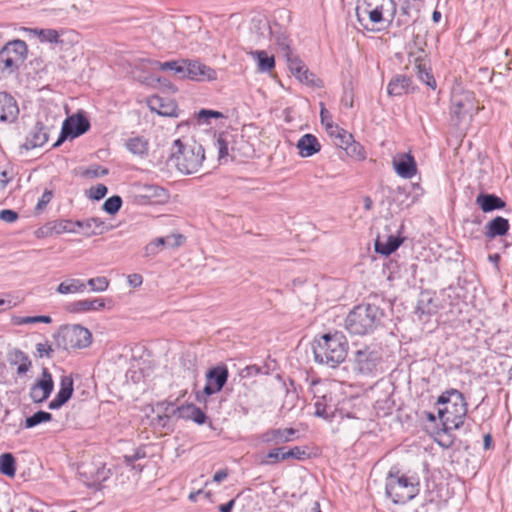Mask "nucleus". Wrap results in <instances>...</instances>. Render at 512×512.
<instances>
[{
  "label": "nucleus",
  "instance_id": "obj_1",
  "mask_svg": "<svg viewBox=\"0 0 512 512\" xmlns=\"http://www.w3.org/2000/svg\"><path fill=\"white\" fill-rule=\"evenodd\" d=\"M436 404L443 406L438 409L441 427H435L432 436L439 446L447 449L452 447L455 442L452 431L459 429L464 424L467 416V402L462 392L450 389L438 397Z\"/></svg>",
  "mask_w": 512,
  "mask_h": 512
},
{
  "label": "nucleus",
  "instance_id": "obj_2",
  "mask_svg": "<svg viewBox=\"0 0 512 512\" xmlns=\"http://www.w3.org/2000/svg\"><path fill=\"white\" fill-rule=\"evenodd\" d=\"M348 349V340L340 331L323 334L315 338L313 343L315 361L331 368H336L345 361Z\"/></svg>",
  "mask_w": 512,
  "mask_h": 512
},
{
  "label": "nucleus",
  "instance_id": "obj_3",
  "mask_svg": "<svg viewBox=\"0 0 512 512\" xmlns=\"http://www.w3.org/2000/svg\"><path fill=\"white\" fill-rule=\"evenodd\" d=\"M395 14L394 0H362L357 7V20L368 31H381L389 28Z\"/></svg>",
  "mask_w": 512,
  "mask_h": 512
},
{
  "label": "nucleus",
  "instance_id": "obj_4",
  "mask_svg": "<svg viewBox=\"0 0 512 512\" xmlns=\"http://www.w3.org/2000/svg\"><path fill=\"white\" fill-rule=\"evenodd\" d=\"M179 172L185 175L199 171L205 160L203 146L192 139L174 140L168 159Z\"/></svg>",
  "mask_w": 512,
  "mask_h": 512
},
{
  "label": "nucleus",
  "instance_id": "obj_5",
  "mask_svg": "<svg viewBox=\"0 0 512 512\" xmlns=\"http://www.w3.org/2000/svg\"><path fill=\"white\" fill-rule=\"evenodd\" d=\"M385 311L373 303L356 305L346 316L345 329L352 335H368L382 325Z\"/></svg>",
  "mask_w": 512,
  "mask_h": 512
},
{
  "label": "nucleus",
  "instance_id": "obj_6",
  "mask_svg": "<svg viewBox=\"0 0 512 512\" xmlns=\"http://www.w3.org/2000/svg\"><path fill=\"white\" fill-rule=\"evenodd\" d=\"M420 491L419 479L391 469L385 479V493L394 504H406Z\"/></svg>",
  "mask_w": 512,
  "mask_h": 512
},
{
  "label": "nucleus",
  "instance_id": "obj_7",
  "mask_svg": "<svg viewBox=\"0 0 512 512\" xmlns=\"http://www.w3.org/2000/svg\"><path fill=\"white\" fill-rule=\"evenodd\" d=\"M53 338L56 347L66 351L84 349L92 343L91 332L81 325L61 326Z\"/></svg>",
  "mask_w": 512,
  "mask_h": 512
},
{
  "label": "nucleus",
  "instance_id": "obj_8",
  "mask_svg": "<svg viewBox=\"0 0 512 512\" xmlns=\"http://www.w3.org/2000/svg\"><path fill=\"white\" fill-rule=\"evenodd\" d=\"M28 47L24 40L15 39L7 42L0 50V70L9 74L17 72L25 63Z\"/></svg>",
  "mask_w": 512,
  "mask_h": 512
},
{
  "label": "nucleus",
  "instance_id": "obj_9",
  "mask_svg": "<svg viewBox=\"0 0 512 512\" xmlns=\"http://www.w3.org/2000/svg\"><path fill=\"white\" fill-rule=\"evenodd\" d=\"M206 383L201 392H197L196 399L206 402V398L220 392L226 385L229 377L228 367L225 364L216 365L206 372Z\"/></svg>",
  "mask_w": 512,
  "mask_h": 512
},
{
  "label": "nucleus",
  "instance_id": "obj_10",
  "mask_svg": "<svg viewBox=\"0 0 512 512\" xmlns=\"http://www.w3.org/2000/svg\"><path fill=\"white\" fill-rule=\"evenodd\" d=\"M78 475L87 487L98 488L110 476V470L101 462H82L78 466Z\"/></svg>",
  "mask_w": 512,
  "mask_h": 512
},
{
  "label": "nucleus",
  "instance_id": "obj_11",
  "mask_svg": "<svg viewBox=\"0 0 512 512\" xmlns=\"http://www.w3.org/2000/svg\"><path fill=\"white\" fill-rule=\"evenodd\" d=\"M169 414L180 419L193 420L199 425L204 424L207 419L204 411L192 403L177 407L172 403H168L165 407V414L163 416H158L159 421L162 422L163 426H165L166 422L169 421Z\"/></svg>",
  "mask_w": 512,
  "mask_h": 512
},
{
  "label": "nucleus",
  "instance_id": "obj_12",
  "mask_svg": "<svg viewBox=\"0 0 512 512\" xmlns=\"http://www.w3.org/2000/svg\"><path fill=\"white\" fill-rule=\"evenodd\" d=\"M476 110L477 107L475 106L474 96L471 92L464 91L452 94L450 113L456 125H459Z\"/></svg>",
  "mask_w": 512,
  "mask_h": 512
},
{
  "label": "nucleus",
  "instance_id": "obj_13",
  "mask_svg": "<svg viewBox=\"0 0 512 512\" xmlns=\"http://www.w3.org/2000/svg\"><path fill=\"white\" fill-rule=\"evenodd\" d=\"M382 359L378 349L365 346L354 353V370L362 375H371L377 370Z\"/></svg>",
  "mask_w": 512,
  "mask_h": 512
},
{
  "label": "nucleus",
  "instance_id": "obj_14",
  "mask_svg": "<svg viewBox=\"0 0 512 512\" xmlns=\"http://www.w3.org/2000/svg\"><path fill=\"white\" fill-rule=\"evenodd\" d=\"M54 388L52 375L48 368L42 369L41 378L34 383L29 392V396L34 403H42L47 400Z\"/></svg>",
  "mask_w": 512,
  "mask_h": 512
},
{
  "label": "nucleus",
  "instance_id": "obj_15",
  "mask_svg": "<svg viewBox=\"0 0 512 512\" xmlns=\"http://www.w3.org/2000/svg\"><path fill=\"white\" fill-rule=\"evenodd\" d=\"M290 458L302 461L309 458V453L305 447L294 446L288 450L285 447H279L269 451L263 463L271 465Z\"/></svg>",
  "mask_w": 512,
  "mask_h": 512
},
{
  "label": "nucleus",
  "instance_id": "obj_16",
  "mask_svg": "<svg viewBox=\"0 0 512 512\" xmlns=\"http://www.w3.org/2000/svg\"><path fill=\"white\" fill-rule=\"evenodd\" d=\"M288 67L301 83L312 87L321 86L322 81L298 57L288 56Z\"/></svg>",
  "mask_w": 512,
  "mask_h": 512
},
{
  "label": "nucleus",
  "instance_id": "obj_17",
  "mask_svg": "<svg viewBox=\"0 0 512 512\" xmlns=\"http://www.w3.org/2000/svg\"><path fill=\"white\" fill-rule=\"evenodd\" d=\"M50 128V126L43 122L37 121L26 136V140L21 145V148L29 151L37 147H42L49 139Z\"/></svg>",
  "mask_w": 512,
  "mask_h": 512
},
{
  "label": "nucleus",
  "instance_id": "obj_18",
  "mask_svg": "<svg viewBox=\"0 0 512 512\" xmlns=\"http://www.w3.org/2000/svg\"><path fill=\"white\" fill-rule=\"evenodd\" d=\"M167 198V190L154 184L144 185L141 188V193L136 195V201L140 205L163 203Z\"/></svg>",
  "mask_w": 512,
  "mask_h": 512
},
{
  "label": "nucleus",
  "instance_id": "obj_19",
  "mask_svg": "<svg viewBox=\"0 0 512 512\" xmlns=\"http://www.w3.org/2000/svg\"><path fill=\"white\" fill-rule=\"evenodd\" d=\"M391 17H393V21L390 27L395 26L405 29L417 21L419 10L410 3H405L400 7L399 11L395 8V14L391 15Z\"/></svg>",
  "mask_w": 512,
  "mask_h": 512
},
{
  "label": "nucleus",
  "instance_id": "obj_20",
  "mask_svg": "<svg viewBox=\"0 0 512 512\" xmlns=\"http://www.w3.org/2000/svg\"><path fill=\"white\" fill-rule=\"evenodd\" d=\"M78 233H81L85 237H92L102 235L108 231L111 227L98 217H91L83 220H76Z\"/></svg>",
  "mask_w": 512,
  "mask_h": 512
},
{
  "label": "nucleus",
  "instance_id": "obj_21",
  "mask_svg": "<svg viewBox=\"0 0 512 512\" xmlns=\"http://www.w3.org/2000/svg\"><path fill=\"white\" fill-rule=\"evenodd\" d=\"M74 381L72 376L64 375L60 378V389L57 392L53 400L48 404V408L51 410H57L67 403L74 391Z\"/></svg>",
  "mask_w": 512,
  "mask_h": 512
},
{
  "label": "nucleus",
  "instance_id": "obj_22",
  "mask_svg": "<svg viewBox=\"0 0 512 512\" xmlns=\"http://www.w3.org/2000/svg\"><path fill=\"white\" fill-rule=\"evenodd\" d=\"M395 172L404 179H411L417 173V163L410 153H402L393 159Z\"/></svg>",
  "mask_w": 512,
  "mask_h": 512
},
{
  "label": "nucleus",
  "instance_id": "obj_23",
  "mask_svg": "<svg viewBox=\"0 0 512 512\" xmlns=\"http://www.w3.org/2000/svg\"><path fill=\"white\" fill-rule=\"evenodd\" d=\"M19 115V107L15 98L8 92H0V121L13 123Z\"/></svg>",
  "mask_w": 512,
  "mask_h": 512
},
{
  "label": "nucleus",
  "instance_id": "obj_24",
  "mask_svg": "<svg viewBox=\"0 0 512 512\" xmlns=\"http://www.w3.org/2000/svg\"><path fill=\"white\" fill-rule=\"evenodd\" d=\"M64 130L70 134V138H77L90 129L89 119L83 113H77L68 117L63 123Z\"/></svg>",
  "mask_w": 512,
  "mask_h": 512
},
{
  "label": "nucleus",
  "instance_id": "obj_25",
  "mask_svg": "<svg viewBox=\"0 0 512 512\" xmlns=\"http://www.w3.org/2000/svg\"><path fill=\"white\" fill-rule=\"evenodd\" d=\"M414 90L412 79L407 75L398 74L391 78L387 85V93L391 97H401Z\"/></svg>",
  "mask_w": 512,
  "mask_h": 512
},
{
  "label": "nucleus",
  "instance_id": "obj_26",
  "mask_svg": "<svg viewBox=\"0 0 512 512\" xmlns=\"http://www.w3.org/2000/svg\"><path fill=\"white\" fill-rule=\"evenodd\" d=\"M106 307L104 298L81 299L68 305V311L71 313H87L92 311H101Z\"/></svg>",
  "mask_w": 512,
  "mask_h": 512
},
{
  "label": "nucleus",
  "instance_id": "obj_27",
  "mask_svg": "<svg viewBox=\"0 0 512 512\" xmlns=\"http://www.w3.org/2000/svg\"><path fill=\"white\" fill-rule=\"evenodd\" d=\"M475 203L484 213L502 210L506 207V202L502 198L496 194L486 192H481L476 197Z\"/></svg>",
  "mask_w": 512,
  "mask_h": 512
},
{
  "label": "nucleus",
  "instance_id": "obj_28",
  "mask_svg": "<svg viewBox=\"0 0 512 512\" xmlns=\"http://www.w3.org/2000/svg\"><path fill=\"white\" fill-rule=\"evenodd\" d=\"M216 77V71L211 67L199 61H189L188 79L194 81H211L215 80Z\"/></svg>",
  "mask_w": 512,
  "mask_h": 512
},
{
  "label": "nucleus",
  "instance_id": "obj_29",
  "mask_svg": "<svg viewBox=\"0 0 512 512\" xmlns=\"http://www.w3.org/2000/svg\"><path fill=\"white\" fill-rule=\"evenodd\" d=\"M149 107L161 116H178V106L170 99L165 100L162 97L154 96L149 100Z\"/></svg>",
  "mask_w": 512,
  "mask_h": 512
},
{
  "label": "nucleus",
  "instance_id": "obj_30",
  "mask_svg": "<svg viewBox=\"0 0 512 512\" xmlns=\"http://www.w3.org/2000/svg\"><path fill=\"white\" fill-rule=\"evenodd\" d=\"M296 433L297 430L294 428L269 429L262 434L261 439L265 443H286L292 441Z\"/></svg>",
  "mask_w": 512,
  "mask_h": 512
},
{
  "label": "nucleus",
  "instance_id": "obj_31",
  "mask_svg": "<svg viewBox=\"0 0 512 512\" xmlns=\"http://www.w3.org/2000/svg\"><path fill=\"white\" fill-rule=\"evenodd\" d=\"M296 147L299 150V155L303 158L311 157L321 149V145L317 137L310 133L304 134L298 140Z\"/></svg>",
  "mask_w": 512,
  "mask_h": 512
},
{
  "label": "nucleus",
  "instance_id": "obj_32",
  "mask_svg": "<svg viewBox=\"0 0 512 512\" xmlns=\"http://www.w3.org/2000/svg\"><path fill=\"white\" fill-rule=\"evenodd\" d=\"M314 406L315 416L332 421L335 416L336 407L333 404L331 395L325 394L323 396L316 397Z\"/></svg>",
  "mask_w": 512,
  "mask_h": 512
},
{
  "label": "nucleus",
  "instance_id": "obj_33",
  "mask_svg": "<svg viewBox=\"0 0 512 512\" xmlns=\"http://www.w3.org/2000/svg\"><path fill=\"white\" fill-rule=\"evenodd\" d=\"M510 228L508 219L502 216H496L490 220L485 226V236L488 239L505 236Z\"/></svg>",
  "mask_w": 512,
  "mask_h": 512
},
{
  "label": "nucleus",
  "instance_id": "obj_34",
  "mask_svg": "<svg viewBox=\"0 0 512 512\" xmlns=\"http://www.w3.org/2000/svg\"><path fill=\"white\" fill-rule=\"evenodd\" d=\"M7 360L11 365H18V375L26 374L32 366L28 355L19 348H10L7 352Z\"/></svg>",
  "mask_w": 512,
  "mask_h": 512
},
{
  "label": "nucleus",
  "instance_id": "obj_35",
  "mask_svg": "<svg viewBox=\"0 0 512 512\" xmlns=\"http://www.w3.org/2000/svg\"><path fill=\"white\" fill-rule=\"evenodd\" d=\"M403 240V238L396 235H389L385 241L377 237L375 241V251L378 254L389 256L399 248Z\"/></svg>",
  "mask_w": 512,
  "mask_h": 512
},
{
  "label": "nucleus",
  "instance_id": "obj_36",
  "mask_svg": "<svg viewBox=\"0 0 512 512\" xmlns=\"http://www.w3.org/2000/svg\"><path fill=\"white\" fill-rule=\"evenodd\" d=\"M425 41L417 35L414 39V49L409 52V63L417 67L419 64H428V55L424 49Z\"/></svg>",
  "mask_w": 512,
  "mask_h": 512
},
{
  "label": "nucleus",
  "instance_id": "obj_37",
  "mask_svg": "<svg viewBox=\"0 0 512 512\" xmlns=\"http://www.w3.org/2000/svg\"><path fill=\"white\" fill-rule=\"evenodd\" d=\"M86 289V284L81 280L77 278H70L63 282H61L57 288L56 291L59 294H70V293H81L84 292Z\"/></svg>",
  "mask_w": 512,
  "mask_h": 512
},
{
  "label": "nucleus",
  "instance_id": "obj_38",
  "mask_svg": "<svg viewBox=\"0 0 512 512\" xmlns=\"http://www.w3.org/2000/svg\"><path fill=\"white\" fill-rule=\"evenodd\" d=\"M125 146L135 155L144 156L148 153V141L142 136H136L128 139Z\"/></svg>",
  "mask_w": 512,
  "mask_h": 512
},
{
  "label": "nucleus",
  "instance_id": "obj_39",
  "mask_svg": "<svg viewBox=\"0 0 512 512\" xmlns=\"http://www.w3.org/2000/svg\"><path fill=\"white\" fill-rule=\"evenodd\" d=\"M251 55L257 60L261 72H269L275 67L274 56H269L264 50H256Z\"/></svg>",
  "mask_w": 512,
  "mask_h": 512
},
{
  "label": "nucleus",
  "instance_id": "obj_40",
  "mask_svg": "<svg viewBox=\"0 0 512 512\" xmlns=\"http://www.w3.org/2000/svg\"><path fill=\"white\" fill-rule=\"evenodd\" d=\"M0 473L13 477L16 473V461L12 453H4L0 456Z\"/></svg>",
  "mask_w": 512,
  "mask_h": 512
},
{
  "label": "nucleus",
  "instance_id": "obj_41",
  "mask_svg": "<svg viewBox=\"0 0 512 512\" xmlns=\"http://www.w3.org/2000/svg\"><path fill=\"white\" fill-rule=\"evenodd\" d=\"M12 322L15 325H26V324H36V323L49 324L52 322V318L48 315L15 316L12 318Z\"/></svg>",
  "mask_w": 512,
  "mask_h": 512
},
{
  "label": "nucleus",
  "instance_id": "obj_42",
  "mask_svg": "<svg viewBox=\"0 0 512 512\" xmlns=\"http://www.w3.org/2000/svg\"><path fill=\"white\" fill-rule=\"evenodd\" d=\"M52 420V414L46 411H37L33 415L25 419V428H33L41 423L49 422Z\"/></svg>",
  "mask_w": 512,
  "mask_h": 512
},
{
  "label": "nucleus",
  "instance_id": "obj_43",
  "mask_svg": "<svg viewBox=\"0 0 512 512\" xmlns=\"http://www.w3.org/2000/svg\"><path fill=\"white\" fill-rule=\"evenodd\" d=\"M146 456V453L143 449L138 448L135 450V452L131 455H124V463L131 467L133 470H137L138 472H141L143 470V466L140 464H136L135 462L139 459H142Z\"/></svg>",
  "mask_w": 512,
  "mask_h": 512
},
{
  "label": "nucleus",
  "instance_id": "obj_44",
  "mask_svg": "<svg viewBox=\"0 0 512 512\" xmlns=\"http://www.w3.org/2000/svg\"><path fill=\"white\" fill-rule=\"evenodd\" d=\"M122 204V198L119 195H113L105 200L103 203V210L110 215H114L119 212Z\"/></svg>",
  "mask_w": 512,
  "mask_h": 512
},
{
  "label": "nucleus",
  "instance_id": "obj_45",
  "mask_svg": "<svg viewBox=\"0 0 512 512\" xmlns=\"http://www.w3.org/2000/svg\"><path fill=\"white\" fill-rule=\"evenodd\" d=\"M417 310L421 314L431 315L437 312V305L435 304V301L431 297L425 299V294H422L421 299L418 301L417 304Z\"/></svg>",
  "mask_w": 512,
  "mask_h": 512
},
{
  "label": "nucleus",
  "instance_id": "obj_46",
  "mask_svg": "<svg viewBox=\"0 0 512 512\" xmlns=\"http://www.w3.org/2000/svg\"><path fill=\"white\" fill-rule=\"evenodd\" d=\"M344 150L349 156L354 157L358 160H364L366 157V153L363 146L360 143L356 142L354 139H352V141L349 142L348 145H346Z\"/></svg>",
  "mask_w": 512,
  "mask_h": 512
},
{
  "label": "nucleus",
  "instance_id": "obj_47",
  "mask_svg": "<svg viewBox=\"0 0 512 512\" xmlns=\"http://www.w3.org/2000/svg\"><path fill=\"white\" fill-rule=\"evenodd\" d=\"M109 283V279L105 276H98L87 281V285H89L91 290L95 292L106 291L109 287Z\"/></svg>",
  "mask_w": 512,
  "mask_h": 512
},
{
  "label": "nucleus",
  "instance_id": "obj_48",
  "mask_svg": "<svg viewBox=\"0 0 512 512\" xmlns=\"http://www.w3.org/2000/svg\"><path fill=\"white\" fill-rule=\"evenodd\" d=\"M165 248L163 239L161 237L155 238L149 242L144 248V255L146 257H153L159 253L161 249Z\"/></svg>",
  "mask_w": 512,
  "mask_h": 512
},
{
  "label": "nucleus",
  "instance_id": "obj_49",
  "mask_svg": "<svg viewBox=\"0 0 512 512\" xmlns=\"http://www.w3.org/2000/svg\"><path fill=\"white\" fill-rule=\"evenodd\" d=\"M35 33L42 42L57 43L59 41V34L55 29H39L35 30Z\"/></svg>",
  "mask_w": 512,
  "mask_h": 512
},
{
  "label": "nucleus",
  "instance_id": "obj_50",
  "mask_svg": "<svg viewBox=\"0 0 512 512\" xmlns=\"http://www.w3.org/2000/svg\"><path fill=\"white\" fill-rule=\"evenodd\" d=\"M161 239H163V244L167 248H178L185 242V237L180 233L170 234L161 237Z\"/></svg>",
  "mask_w": 512,
  "mask_h": 512
},
{
  "label": "nucleus",
  "instance_id": "obj_51",
  "mask_svg": "<svg viewBox=\"0 0 512 512\" xmlns=\"http://www.w3.org/2000/svg\"><path fill=\"white\" fill-rule=\"evenodd\" d=\"M54 230L57 234L69 232L78 233L77 225L72 220H61L54 225Z\"/></svg>",
  "mask_w": 512,
  "mask_h": 512
},
{
  "label": "nucleus",
  "instance_id": "obj_52",
  "mask_svg": "<svg viewBox=\"0 0 512 512\" xmlns=\"http://www.w3.org/2000/svg\"><path fill=\"white\" fill-rule=\"evenodd\" d=\"M109 170L100 165H93L82 172V176L88 179L106 176Z\"/></svg>",
  "mask_w": 512,
  "mask_h": 512
},
{
  "label": "nucleus",
  "instance_id": "obj_53",
  "mask_svg": "<svg viewBox=\"0 0 512 512\" xmlns=\"http://www.w3.org/2000/svg\"><path fill=\"white\" fill-rule=\"evenodd\" d=\"M320 119L321 123L326 126V129H338V125L333 123L331 113L325 108L324 103H320Z\"/></svg>",
  "mask_w": 512,
  "mask_h": 512
},
{
  "label": "nucleus",
  "instance_id": "obj_54",
  "mask_svg": "<svg viewBox=\"0 0 512 512\" xmlns=\"http://www.w3.org/2000/svg\"><path fill=\"white\" fill-rule=\"evenodd\" d=\"M107 192L108 188L104 184H97L88 190V197L92 200L99 201L106 196Z\"/></svg>",
  "mask_w": 512,
  "mask_h": 512
},
{
  "label": "nucleus",
  "instance_id": "obj_55",
  "mask_svg": "<svg viewBox=\"0 0 512 512\" xmlns=\"http://www.w3.org/2000/svg\"><path fill=\"white\" fill-rule=\"evenodd\" d=\"M216 145L218 148L219 159H223L229 155L228 140H227L226 134L221 133L218 135L217 140H216Z\"/></svg>",
  "mask_w": 512,
  "mask_h": 512
},
{
  "label": "nucleus",
  "instance_id": "obj_56",
  "mask_svg": "<svg viewBox=\"0 0 512 512\" xmlns=\"http://www.w3.org/2000/svg\"><path fill=\"white\" fill-rule=\"evenodd\" d=\"M353 139L352 134L338 126L336 135V145L344 149Z\"/></svg>",
  "mask_w": 512,
  "mask_h": 512
},
{
  "label": "nucleus",
  "instance_id": "obj_57",
  "mask_svg": "<svg viewBox=\"0 0 512 512\" xmlns=\"http://www.w3.org/2000/svg\"><path fill=\"white\" fill-rule=\"evenodd\" d=\"M223 114L216 110H209V109H201L198 112V120L200 122L209 123L210 118H222Z\"/></svg>",
  "mask_w": 512,
  "mask_h": 512
},
{
  "label": "nucleus",
  "instance_id": "obj_58",
  "mask_svg": "<svg viewBox=\"0 0 512 512\" xmlns=\"http://www.w3.org/2000/svg\"><path fill=\"white\" fill-rule=\"evenodd\" d=\"M153 64L162 71H177L182 61L171 60L166 62L153 61Z\"/></svg>",
  "mask_w": 512,
  "mask_h": 512
},
{
  "label": "nucleus",
  "instance_id": "obj_59",
  "mask_svg": "<svg viewBox=\"0 0 512 512\" xmlns=\"http://www.w3.org/2000/svg\"><path fill=\"white\" fill-rule=\"evenodd\" d=\"M52 197H53L52 192L45 190L36 204V207H35L36 213H40L47 206V204L51 201Z\"/></svg>",
  "mask_w": 512,
  "mask_h": 512
},
{
  "label": "nucleus",
  "instance_id": "obj_60",
  "mask_svg": "<svg viewBox=\"0 0 512 512\" xmlns=\"http://www.w3.org/2000/svg\"><path fill=\"white\" fill-rule=\"evenodd\" d=\"M19 218L16 211L11 209H3L0 211V219L7 223H14Z\"/></svg>",
  "mask_w": 512,
  "mask_h": 512
},
{
  "label": "nucleus",
  "instance_id": "obj_61",
  "mask_svg": "<svg viewBox=\"0 0 512 512\" xmlns=\"http://www.w3.org/2000/svg\"><path fill=\"white\" fill-rule=\"evenodd\" d=\"M36 351L39 357H51V354L53 352L52 346L48 343H38L36 345Z\"/></svg>",
  "mask_w": 512,
  "mask_h": 512
},
{
  "label": "nucleus",
  "instance_id": "obj_62",
  "mask_svg": "<svg viewBox=\"0 0 512 512\" xmlns=\"http://www.w3.org/2000/svg\"><path fill=\"white\" fill-rule=\"evenodd\" d=\"M189 60H182V64L179 66L175 74L178 75L179 79H188Z\"/></svg>",
  "mask_w": 512,
  "mask_h": 512
},
{
  "label": "nucleus",
  "instance_id": "obj_63",
  "mask_svg": "<svg viewBox=\"0 0 512 512\" xmlns=\"http://www.w3.org/2000/svg\"><path fill=\"white\" fill-rule=\"evenodd\" d=\"M128 283L131 287L136 288L142 285L143 277L141 274L133 273L127 277Z\"/></svg>",
  "mask_w": 512,
  "mask_h": 512
},
{
  "label": "nucleus",
  "instance_id": "obj_64",
  "mask_svg": "<svg viewBox=\"0 0 512 512\" xmlns=\"http://www.w3.org/2000/svg\"><path fill=\"white\" fill-rule=\"evenodd\" d=\"M421 82L425 83L428 87L435 90L437 88V82L432 74V70L420 79Z\"/></svg>",
  "mask_w": 512,
  "mask_h": 512
}]
</instances>
